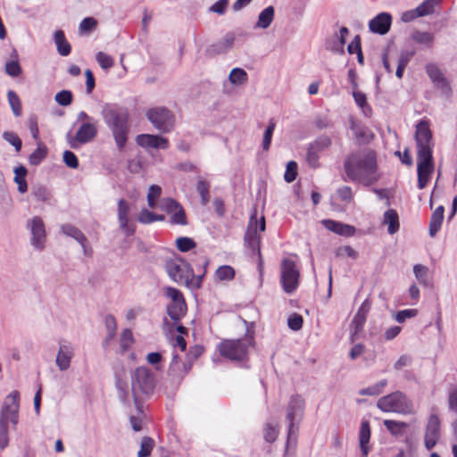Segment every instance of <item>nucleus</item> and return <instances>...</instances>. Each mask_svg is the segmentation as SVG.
Here are the masks:
<instances>
[{"instance_id":"f257e3e1","label":"nucleus","mask_w":457,"mask_h":457,"mask_svg":"<svg viewBox=\"0 0 457 457\" xmlns=\"http://www.w3.org/2000/svg\"><path fill=\"white\" fill-rule=\"evenodd\" d=\"M414 139L417 148L418 187L423 189L435 170L433 158L435 142L428 120H420L416 125Z\"/></svg>"},{"instance_id":"f03ea898","label":"nucleus","mask_w":457,"mask_h":457,"mask_svg":"<svg viewBox=\"0 0 457 457\" xmlns=\"http://www.w3.org/2000/svg\"><path fill=\"white\" fill-rule=\"evenodd\" d=\"M344 169L352 181L370 186L378 179L377 175V156L370 149L351 153L345 160Z\"/></svg>"},{"instance_id":"7ed1b4c3","label":"nucleus","mask_w":457,"mask_h":457,"mask_svg":"<svg viewBox=\"0 0 457 457\" xmlns=\"http://www.w3.org/2000/svg\"><path fill=\"white\" fill-rule=\"evenodd\" d=\"M101 114L105 124L111 129L118 148L121 150L126 145L129 130L128 111L105 104L102 108Z\"/></svg>"},{"instance_id":"20e7f679","label":"nucleus","mask_w":457,"mask_h":457,"mask_svg":"<svg viewBox=\"0 0 457 457\" xmlns=\"http://www.w3.org/2000/svg\"><path fill=\"white\" fill-rule=\"evenodd\" d=\"M20 394L11 392L4 399L0 414V449H4L9 444L8 422L14 427L19 421Z\"/></svg>"},{"instance_id":"39448f33","label":"nucleus","mask_w":457,"mask_h":457,"mask_svg":"<svg viewBox=\"0 0 457 457\" xmlns=\"http://www.w3.org/2000/svg\"><path fill=\"white\" fill-rule=\"evenodd\" d=\"M131 394L137 403L142 395H149L155 386L153 372L146 367H138L131 373Z\"/></svg>"},{"instance_id":"423d86ee","label":"nucleus","mask_w":457,"mask_h":457,"mask_svg":"<svg viewBox=\"0 0 457 457\" xmlns=\"http://www.w3.org/2000/svg\"><path fill=\"white\" fill-rule=\"evenodd\" d=\"M253 345V335H246L242 339H225L219 345L222 356L232 361H243L248 354V349Z\"/></svg>"},{"instance_id":"0eeeda50","label":"nucleus","mask_w":457,"mask_h":457,"mask_svg":"<svg viewBox=\"0 0 457 457\" xmlns=\"http://www.w3.org/2000/svg\"><path fill=\"white\" fill-rule=\"evenodd\" d=\"M377 407L384 412H396L404 415L414 413L411 401L400 391L379 398Z\"/></svg>"},{"instance_id":"6e6552de","label":"nucleus","mask_w":457,"mask_h":457,"mask_svg":"<svg viewBox=\"0 0 457 457\" xmlns=\"http://www.w3.org/2000/svg\"><path fill=\"white\" fill-rule=\"evenodd\" d=\"M165 269L169 277L179 285L188 287L195 278L189 263L179 257L167 260Z\"/></svg>"},{"instance_id":"1a4fd4ad","label":"nucleus","mask_w":457,"mask_h":457,"mask_svg":"<svg viewBox=\"0 0 457 457\" xmlns=\"http://www.w3.org/2000/svg\"><path fill=\"white\" fill-rule=\"evenodd\" d=\"M305 402L304 399L301 395H293L290 399L287 409V421L288 423V431H287V446L291 443V441H295L296 433L298 430V427L295 423H298L304 411Z\"/></svg>"},{"instance_id":"9d476101","label":"nucleus","mask_w":457,"mask_h":457,"mask_svg":"<svg viewBox=\"0 0 457 457\" xmlns=\"http://www.w3.org/2000/svg\"><path fill=\"white\" fill-rule=\"evenodd\" d=\"M264 231L266 228L265 218L262 216L260 220H257L256 211L254 210L252 213L249 223L245 233L244 241L245 245L250 248L253 253H257L258 256L261 257L260 242L261 237L257 233V230Z\"/></svg>"},{"instance_id":"9b49d317","label":"nucleus","mask_w":457,"mask_h":457,"mask_svg":"<svg viewBox=\"0 0 457 457\" xmlns=\"http://www.w3.org/2000/svg\"><path fill=\"white\" fill-rule=\"evenodd\" d=\"M149 121L160 131L170 132L175 125L174 114L166 107H154L147 111Z\"/></svg>"},{"instance_id":"f8f14e48","label":"nucleus","mask_w":457,"mask_h":457,"mask_svg":"<svg viewBox=\"0 0 457 457\" xmlns=\"http://www.w3.org/2000/svg\"><path fill=\"white\" fill-rule=\"evenodd\" d=\"M96 135V122H83L74 136L68 133L66 138L69 145L73 149H77L80 145L93 141Z\"/></svg>"},{"instance_id":"ddd939ff","label":"nucleus","mask_w":457,"mask_h":457,"mask_svg":"<svg viewBox=\"0 0 457 457\" xmlns=\"http://www.w3.org/2000/svg\"><path fill=\"white\" fill-rule=\"evenodd\" d=\"M299 277L300 274L295 262L290 259H284L281 263L280 280L286 293L291 294L296 289Z\"/></svg>"},{"instance_id":"4468645a","label":"nucleus","mask_w":457,"mask_h":457,"mask_svg":"<svg viewBox=\"0 0 457 457\" xmlns=\"http://www.w3.org/2000/svg\"><path fill=\"white\" fill-rule=\"evenodd\" d=\"M159 207L170 215V222L171 224L180 226L187 225L186 212L177 200L170 197L163 198Z\"/></svg>"},{"instance_id":"2eb2a0df","label":"nucleus","mask_w":457,"mask_h":457,"mask_svg":"<svg viewBox=\"0 0 457 457\" xmlns=\"http://www.w3.org/2000/svg\"><path fill=\"white\" fill-rule=\"evenodd\" d=\"M440 438V420L437 415L431 414L429 416L426 432L424 444L428 450H431Z\"/></svg>"},{"instance_id":"dca6fc26","label":"nucleus","mask_w":457,"mask_h":457,"mask_svg":"<svg viewBox=\"0 0 457 457\" xmlns=\"http://www.w3.org/2000/svg\"><path fill=\"white\" fill-rule=\"evenodd\" d=\"M29 226L32 235L31 245L35 248L42 250L46 240V229L42 219L37 216L34 217L29 223Z\"/></svg>"},{"instance_id":"f3484780","label":"nucleus","mask_w":457,"mask_h":457,"mask_svg":"<svg viewBox=\"0 0 457 457\" xmlns=\"http://www.w3.org/2000/svg\"><path fill=\"white\" fill-rule=\"evenodd\" d=\"M129 204L124 199H120L118 202L117 216L120 228L126 233L127 236H132L136 230L135 225L129 223Z\"/></svg>"},{"instance_id":"a211bd4d","label":"nucleus","mask_w":457,"mask_h":457,"mask_svg":"<svg viewBox=\"0 0 457 457\" xmlns=\"http://www.w3.org/2000/svg\"><path fill=\"white\" fill-rule=\"evenodd\" d=\"M74 349L71 343L60 342L55 364L61 371L67 370L71 366Z\"/></svg>"},{"instance_id":"6ab92c4d","label":"nucleus","mask_w":457,"mask_h":457,"mask_svg":"<svg viewBox=\"0 0 457 457\" xmlns=\"http://www.w3.org/2000/svg\"><path fill=\"white\" fill-rule=\"evenodd\" d=\"M62 232L67 237L74 238L82 247L83 253L87 256L91 255L92 248L88 245V240L80 229L72 224H63L61 227Z\"/></svg>"},{"instance_id":"aec40b11","label":"nucleus","mask_w":457,"mask_h":457,"mask_svg":"<svg viewBox=\"0 0 457 457\" xmlns=\"http://www.w3.org/2000/svg\"><path fill=\"white\" fill-rule=\"evenodd\" d=\"M392 17L387 12H381L369 22L370 29L379 35H385L390 29Z\"/></svg>"},{"instance_id":"412c9836","label":"nucleus","mask_w":457,"mask_h":457,"mask_svg":"<svg viewBox=\"0 0 457 457\" xmlns=\"http://www.w3.org/2000/svg\"><path fill=\"white\" fill-rule=\"evenodd\" d=\"M136 141L142 147L166 149L169 146L167 138L155 135L141 134L137 137Z\"/></svg>"},{"instance_id":"4be33fe9","label":"nucleus","mask_w":457,"mask_h":457,"mask_svg":"<svg viewBox=\"0 0 457 457\" xmlns=\"http://www.w3.org/2000/svg\"><path fill=\"white\" fill-rule=\"evenodd\" d=\"M349 34L346 27H341L339 32H336L326 41V48L334 53L344 54L345 37Z\"/></svg>"},{"instance_id":"5701e85b","label":"nucleus","mask_w":457,"mask_h":457,"mask_svg":"<svg viewBox=\"0 0 457 457\" xmlns=\"http://www.w3.org/2000/svg\"><path fill=\"white\" fill-rule=\"evenodd\" d=\"M322 223L327 229L340 236L352 237L355 233V228L348 224L335 221L332 220H324Z\"/></svg>"},{"instance_id":"b1692460","label":"nucleus","mask_w":457,"mask_h":457,"mask_svg":"<svg viewBox=\"0 0 457 457\" xmlns=\"http://www.w3.org/2000/svg\"><path fill=\"white\" fill-rule=\"evenodd\" d=\"M187 312V304L185 300L170 303L167 306V313L174 322H179Z\"/></svg>"},{"instance_id":"393cba45","label":"nucleus","mask_w":457,"mask_h":457,"mask_svg":"<svg viewBox=\"0 0 457 457\" xmlns=\"http://www.w3.org/2000/svg\"><path fill=\"white\" fill-rule=\"evenodd\" d=\"M370 438V427L368 420H364L361 424L359 433V442L361 453L364 456H367L370 451L368 444Z\"/></svg>"},{"instance_id":"a878e982","label":"nucleus","mask_w":457,"mask_h":457,"mask_svg":"<svg viewBox=\"0 0 457 457\" xmlns=\"http://www.w3.org/2000/svg\"><path fill=\"white\" fill-rule=\"evenodd\" d=\"M444 206H438L432 213L429 222V235L435 237L439 231L444 220Z\"/></svg>"},{"instance_id":"bb28decb","label":"nucleus","mask_w":457,"mask_h":457,"mask_svg":"<svg viewBox=\"0 0 457 457\" xmlns=\"http://www.w3.org/2000/svg\"><path fill=\"white\" fill-rule=\"evenodd\" d=\"M383 223L386 224L387 232L394 235L399 230V217L395 210L389 209L384 213Z\"/></svg>"},{"instance_id":"cd10ccee","label":"nucleus","mask_w":457,"mask_h":457,"mask_svg":"<svg viewBox=\"0 0 457 457\" xmlns=\"http://www.w3.org/2000/svg\"><path fill=\"white\" fill-rule=\"evenodd\" d=\"M234 41L235 36L232 33H228L220 41L212 45L210 48V51L217 54L226 53L229 48L232 47Z\"/></svg>"},{"instance_id":"c85d7f7f","label":"nucleus","mask_w":457,"mask_h":457,"mask_svg":"<svg viewBox=\"0 0 457 457\" xmlns=\"http://www.w3.org/2000/svg\"><path fill=\"white\" fill-rule=\"evenodd\" d=\"M54 43L57 46V52L62 56H67L70 54L71 47L67 42L64 33L62 30H56L54 35Z\"/></svg>"},{"instance_id":"c756f323","label":"nucleus","mask_w":457,"mask_h":457,"mask_svg":"<svg viewBox=\"0 0 457 457\" xmlns=\"http://www.w3.org/2000/svg\"><path fill=\"white\" fill-rule=\"evenodd\" d=\"M274 12L275 10L273 6L270 5L266 7L259 14L258 21L254 27L260 29H267L271 24L274 19Z\"/></svg>"},{"instance_id":"7c9ffc66","label":"nucleus","mask_w":457,"mask_h":457,"mask_svg":"<svg viewBox=\"0 0 457 457\" xmlns=\"http://www.w3.org/2000/svg\"><path fill=\"white\" fill-rule=\"evenodd\" d=\"M383 424L395 436H403L405 428L408 427V424L405 422L391 420H385Z\"/></svg>"},{"instance_id":"2f4dec72","label":"nucleus","mask_w":457,"mask_h":457,"mask_svg":"<svg viewBox=\"0 0 457 457\" xmlns=\"http://www.w3.org/2000/svg\"><path fill=\"white\" fill-rule=\"evenodd\" d=\"M366 322V317L355 314L351 323V341L354 342L357 339L358 334L362 330Z\"/></svg>"},{"instance_id":"473e14b6","label":"nucleus","mask_w":457,"mask_h":457,"mask_svg":"<svg viewBox=\"0 0 457 457\" xmlns=\"http://www.w3.org/2000/svg\"><path fill=\"white\" fill-rule=\"evenodd\" d=\"M14 181L18 184V190L20 193H25L28 189V185L25 179L27 175V169L24 166H19L14 169Z\"/></svg>"},{"instance_id":"72a5a7b5","label":"nucleus","mask_w":457,"mask_h":457,"mask_svg":"<svg viewBox=\"0 0 457 457\" xmlns=\"http://www.w3.org/2000/svg\"><path fill=\"white\" fill-rule=\"evenodd\" d=\"M332 142L328 136L321 135L317 137L312 143L310 144V147L318 152L319 154L328 149L331 145Z\"/></svg>"},{"instance_id":"f704fd0d","label":"nucleus","mask_w":457,"mask_h":457,"mask_svg":"<svg viewBox=\"0 0 457 457\" xmlns=\"http://www.w3.org/2000/svg\"><path fill=\"white\" fill-rule=\"evenodd\" d=\"M247 73L241 68H234L228 75V80L233 85H242L247 80Z\"/></svg>"},{"instance_id":"c9c22d12","label":"nucleus","mask_w":457,"mask_h":457,"mask_svg":"<svg viewBox=\"0 0 457 457\" xmlns=\"http://www.w3.org/2000/svg\"><path fill=\"white\" fill-rule=\"evenodd\" d=\"M47 154V148L41 142L37 144V148L29 155V162L32 165H38Z\"/></svg>"},{"instance_id":"e433bc0d","label":"nucleus","mask_w":457,"mask_h":457,"mask_svg":"<svg viewBox=\"0 0 457 457\" xmlns=\"http://www.w3.org/2000/svg\"><path fill=\"white\" fill-rule=\"evenodd\" d=\"M439 2L440 0H425L417 7L418 14H420V17L432 14Z\"/></svg>"},{"instance_id":"4c0bfd02","label":"nucleus","mask_w":457,"mask_h":457,"mask_svg":"<svg viewBox=\"0 0 457 457\" xmlns=\"http://www.w3.org/2000/svg\"><path fill=\"white\" fill-rule=\"evenodd\" d=\"M7 97H8V102L12 110L13 114L16 117L21 116L22 109H21V100H20L18 95L14 91L9 90L7 93Z\"/></svg>"},{"instance_id":"58836bf2","label":"nucleus","mask_w":457,"mask_h":457,"mask_svg":"<svg viewBox=\"0 0 457 457\" xmlns=\"http://www.w3.org/2000/svg\"><path fill=\"white\" fill-rule=\"evenodd\" d=\"M425 69L433 84L445 78L442 71L436 63H428Z\"/></svg>"},{"instance_id":"ea45409f","label":"nucleus","mask_w":457,"mask_h":457,"mask_svg":"<svg viewBox=\"0 0 457 457\" xmlns=\"http://www.w3.org/2000/svg\"><path fill=\"white\" fill-rule=\"evenodd\" d=\"M215 276L220 281H229L235 278V270L231 266L223 265L217 269Z\"/></svg>"},{"instance_id":"a19ab883","label":"nucleus","mask_w":457,"mask_h":457,"mask_svg":"<svg viewBox=\"0 0 457 457\" xmlns=\"http://www.w3.org/2000/svg\"><path fill=\"white\" fill-rule=\"evenodd\" d=\"M353 96L358 106H360L365 115H369L371 112V108L367 104L366 95L361 91H353Z\"/></svg>"},{"instance_id":"79ce46f5","label":"nucleus","mask_w":457,"mask_h":457,"mask_svg":"<svg viewBox=\"0 0 457 457\" xmlns=\"http://www.w3.org/2000/svg\"><path fill=\"white\" fill-rule=\"evenodd\" d=\"M154 441L149 436H144L141 441L140 450L137 453V457H147L151 454L154 448Z\"/></svg>"},{"instance_id":"37998d69","label":"nucleus","mask_w":457,"mask_h":457,"mask_svg":"<svg viewBox=\"0 0 457 457\" xmlns=\"http://www.w3.org/2000/svg\"><path fill=\"white\" fill-rule=\"evenodd\" d=\"M133 342L134 339L132 331L129 328L124 329L120 335V346L121 349V353H125L130 347Z\"/></svg>"},{"instance_id":"c03bdc74","label":"nucleus","mask_w":457,"mask_h":457,"mask_svg":"<svg viewBox=\"0 0 457 457\" xmlns=\"http://www.w3.org/2000/svg\"><path fill=\"white\" fill-rule=\"evenodd\" d=\"M104 324L107 330V340H112L117 330V323L113 315L108 314L105 316Z\"/></svg>"},{"instance_id":"a18cd8bd","label":"nucleus","mask_w":457,"mask_h":457,"mask_svg":"<svg viewBox=\"0 0 457 457\" xmlns=\"http://www.w3.org/2000/svg\"><path fill=\"white\" fill-rule=\"evenodd\" d=\"M411 37L416 43L424 45H431L434 40L431 33L419 30L414 31Z\"/></svg>"},{"instance_id":"49530a36","label":"nucleus","mask_w":457,"mask_h":457,"mask_svg":"<svg viewBox=\"0 0 457 457\" xmlns=\"http://www.w3.org/2000/svg\"><path fill=\"white\" fill-rule=\"evenodd\" d=\"M3 138L10 145L14 146L16 152H20L22 146V142L18 135L12 131H4Z\"/></svg>"},{"instance_id":"de8ad7c7","label":"nucleus","mask_w":457,"mask_h":457,"mask_svg":"<svg viewBox=\"0 0 457 457\" xmlns=\"http://www.w3.org/2000/svg\"><path fill=\"white\" fill-rule=\"evenodd\" d=\"M434 86L438 90H440L441 96H444L446 100H449L452 97V88L450 82L446 78L434 83Z\"/></svg>"},{"instance_id":"09e8293b","label":"nucleus","mask_w":457,"mask_h":457,"mask_svg":"<svg viewBox=\"0 0 457 457\" xmlns=\"http://www.w3.org/2000/svg\"><path fill=\"white\" fill-rule=\"evenodd\" d=\"M275 127H276L275 121L273 120H270L269 122V125L263 134L262 148L265 151L269 150V148H270Z\"/></svg>"},{"instance_id":"8fccbe9b","label":"nucleus","mask_w":457,"mask_h":457,"mask_svg":"<svg viewBox=\"0 0 457 457\" xmlns=\"http://www.w3.org/2000/svg\"><path fill=\"white\" fill-rule=\"evenodd\" d=\"M176 245L180 252H187L195 247V243L192 238L181 237L177 238Z\"/></svg>"},{"instance_id":"3c124183","label":"nucleus","mask_w":457,"mask_h":457,"mask_svg":"<svg viewBox=\"0 0 457 457\" xmlns=\"http://www.w3.org/2000/svg\"><path fill=\"white\" fill-rule=\"evenodd\" d=\"M96 59L99 63L100 67L104 70H108L112 68L114 63L112 57L106 54L104 52H98L96 55Z\"/></svg>"},{"instance_id":"603ef678","label":"nucleus","mask_w":457,"mask_h":457,"mask_svg":"<svg viewBox=\"0 0 457 457\" xmlns=\"http://www.w3.org/2000/svg\"><path fill=\"white\" fill-rule=\"evenodd\" d=\"M54 100L62 106L70 105L72 102V93L70 90L63 89L55 95Z\"/></svg>"},{"instance_id":"864d4df0","label":"nucleus","mask_w":457,"mask_h":457,"mask_svg":"<svg viewBox=\"0 0 457 457\" xmlns=\"http://www.w3.org/2000/svg\"><path fill=\"white\" fill-rule=\"evenodd\" d=\"M297 175V163L295 161H290L287 164V170L284 174V179L287 183L293 182Z\"/></svg>"},{"instance_id":"5fc2aeb1","label":"nucleus","mask_w":457,"mask_h":457,"mask_svg":"<svg viewBox=\"0 0 457 457\" xmlns=\"http://www.w3.org/2000/svg\"><path fill=\"white\" fill-rule=\"evenodd\" d=\"M303 317L298 313H293L287 319V325L294 331L300 330L303 327Z\"/></svg>"},{"instance_id":"6e6d98bb","label":"nucleus","mask_w":457,"mask_h":457,"mask_svg":"<svg viewBox=\"0 0 457 457\" xmlns=\"http://www.w3.org/2000/svg\"><path fill=\"white\" fill-rule=\"evenodd\" d=\"M97 25V21L92 17H87L82 20L79 24L80 33H88L93 30Z\"/></svg>"},{"instance_id":"4d7b16f0","label":"nucleus","mask_w":457,"mask_h":457,"mask_svg":"<svg viewBox=\"0 0 457 457\" xmlns=\"http://www.w3.org/2000/svg\"><path fill=\"white\" fill-rule=\"evenodd\" d=\"M63 162L69 168L77 169L79 167V160L71 151L66 150L63 152Z\"/></svg>"},{"instance_id":"13d9d810","label":"nucleus","mask_w":457,"mask_h":457,"mask_svg":"<svg viewBox=\"0 0 457 457\" xmlns=\"http://www.w3.org/2000/svg\"><path fill=\"white\" fill-rule=\"evenodd\" d=\"M5 71L11 77H18L21 73V68L18 61H10L5 63Z\"/></svg>"},{"instance_id":"bf43d9fd","label":"nucleus","mask_w":457,"mask_h":457,"mask_svg":"<svg viewBox=\"0 0 457 457\" xmlns=\"http://www.w3.org/2000/svg\"><path fill=\"white\" fill-rule=\"evenodd\" d=\"M319 159H320L319 153L312 150L309 146L308 150H307V154H306V162L309 164V166L313 169L318 168L320 166Z\"/></svg>"},{"instance_id":"052dcab7","label":"nucleus","mask_w":457,"mask_h":457,"mask_svg":"<svg viewBox=\"0 0 457 457\" xmlns=\"http://www.w3.org/2000/svg\"><path fill=\"white\" fill-rule=\"evenodd\" d=\"M413 272L415 274L416 278L420 281V283L426 284L427 277H428V268L421 265L416 264L413 267Z\"/></svg>"},{"instance_id":"680f3d73","label":"nucleus","mask_w":457,"mask_h":457,"mask_svg":"<svg viewBox=\"0 0 457 457\" xmlns=\"http://www.w3.org/2000/svg\"><path fill=\"white\" fill-rule=\"evenodd\" d=\"M154 212H150L145 208H143L137 216V220L142 224H151L154 222Z\"/></svg>"},{"instance_id":"e2e57ef3","label":"nucleus","mask_w":457,"mask_h":457,"mask_svg":"<svg viewBox=\"0 0 457 457\" xmlns=\"http://www.w3.org/2000/svg\"><path fill=\"white\" fill-rule=\"evenodd\" d=\"M418 311L415 309H407L398 312L395 314V320L399 323H403L406 320V319H410L415 317L417 315Z\"/></svg>"},{"instance_id":"0e129e2a","label":"nucleus","mask_w":457,"mask_h":457,"mask_svg":"<svg viewBox=\"0 0 457 457\" xmlns=\"http://www.w3.org/2000/svg\"><path fill=\"white\" fill-rule=\"evenodd\" d=\"M278 433L276 426L267 424L264 429V438L267 442L272 443L277 439Z\"/></svg>"},{"instance_id":"69168bd1","label":"nucleus","mask_w":457,"mask_h":457,"mask_svg":"<svg viewBox=\"0 0 457 457\" xmlns=\"http://www.w3.org/2000/svg\"><path fill=\"white\" fill-rule=\"evenodd\" d=\"M339 198L344 202H351L353 199L352 189L348 186H344L337 189Z\"/></svg>"},{"instance_id":"338daca9","label":"nucleus","mask_w":457,"mask_h":457,"mask_svg":"<svg viewBox=\"0 0 457 457\" xmlns=\"http://www.w3.org/2000/svg\"><path fill=\"white\" fill-rule=\"evenodd\" d=\"M28 126H29V129L31 133L32 137L34 139L37 140L39 131H38V127H37V119L35 115H32L29 118Z\"/></svg>"},{"instance_id":"774afa93","label":"nucleus","mask_w":457,"mask_h":457,"mask_svg":"<svg viewBox=\"0 0 457 457\" xmlns=\"http://www.w3.org/2000/svg\"><path fill=\"white\" fill-rule=\"evenodd\" d=\"M448 406L449 409L457 413V389H451L448 396Z\"/></svg>"}]
</instances>
